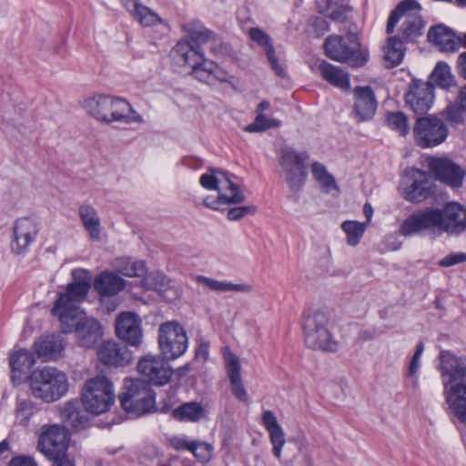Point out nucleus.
Returning a JSON list of instances; mask_svg holds the SVG:
<instances>
[{"instance_id": "63", "label": "nucleus", "mask_w": 466, "mask_h": 466, "mask_svg": "<svg viewBox=\"0 0 466 466\" xmlns=\"http://www.w3.org/2000/svg\"><path fill=\"white\" fill-rule=\"evenodd\" d=\"M190 370H191V367L187 363V364H185V365L179 367L176 370H173L172 375H175L178 380H180L181 378L187 376V374L190 371Z\"/></svg>"}, {"instance_id": "48", "label": "nucleus", "mask_w": 466, "mask_h": 466, "mask_svg": "<svg viewBox=\"0 0 466 466\" xmlns=\"http://www.w3.org/2000/svg\"><path fill=\"white\" fill-rule=\"evenodd\" d=\"M450 399V410L461 422L466 424V383L463 389L453 390Z\"/></svg>"}, {"instance_id": "32", "label": "nucleus", "mask_w": 466, "mask_h": 466, "mask_svg": "<svg viewBox=\"0 0 466 466\" xmlns=\"http://www.w3.org/2000/svg\"><path fill=\"white\" fill-rule=\"evenodd\" d=\"M195 281L203 287L208 289L209 290L216 292H243L248 293L251 291L252 288L248 284L245 283H232L229 281H221L212 278H208L202 275H198L195 277Z\"/></svg>"}, {"instance_id": "59", "label": "nucleus", "mask_w": 466, "mask_h": 466, "mask_svg": "<svg viewBox=\"0 0 466 466\" xmlns=\"http://www.w3.org/2000/svg\"><path fill=\"white\" fill-rule=\"evenodd\" d=\"M312 27L314 28V35L316 37H319L329 31V24L323 18H317L314 20L312 24Z\"/></svg>"}, {"instance_id": "38", "label": "nucleus", "mask_w": 466, "mask_h": 466, "mask_svg": "<svg viewBox=\"0 0 466 466\" xmlns=\"http://www.w3.org/2000/svg\"><path fill=\"white\" fill-rule=\"evenodd\" d=\"M305 342L313 350L334 352L338 349V342L333 339L329 329L314 332L313 335L307 334Z\"/></svg>"}, {"instance_id": "15", "label": "nucleus", "mask_w": 466, "mask_h": 466, "mask_svg": "<svg viewBox=\"0 0 466 466\" xmlns=\"http://www.w3.org/2000/svg\"><path fill=\"white\" fill-rule=\"evenodd\" d=\"M69 437L64 427L44 425L37 441V451L47 459L57 458L67 453Z\"/></svg>"}, {"instance_id": "60", "label": "nucleus", "mask_w": 466, "mask_h": 466, "mask_svg": "<svg viewBox=\"0 0 466 466\" xmlns=\"http://www.w3.org/2000/svg\"><path fill=\"white\" fill-rule=\"evenodd\" d=\"M53 461V466H75L73 461H71L66 454L63 456H57V458L49 459Z\"/></svg>"}, {"instance_id": "12", "label": "nucleus", "mask_w": 466, "mask_h": 466, "mask_svg": "<svg viewBox=\"0 0 466 466\" xmlns=\"http://www.w3.org/2000/svg\"><path fill=\"white\" fill-rule=\"evenodd\" d=\"M158 347L162 357L167 360L184 355L188 338L183 326L176 320L162 323L158 328Z\"/></svg>"}, {"instance_id": "64", "label": "nucleus", "mask_w": 466, "mask_h": 466, "mask_svg": "<svg viewBox=\"0 0 466 466\" xmlns=\"http://www.w3.org/2000/svg\"><path fill=\"white\" fill-rule=\"evenodd\" d=\"M457 101L461 105L462 109L466 111V84L461 87Z\"/></svg>"}, {"instance_id": "31", "label": "nucleus", "mask_w": 466, "mask_h": 466, "mask_svg": "<svg viewBox=\"0 0 466 466\" xmlns=\"http://www.w3.org/2000/svg\"><path fill=\"white\" fill-rule=\"evenodd\" d=\"M64 347L62 336L55 334L45 336L35 343L37 354L46 360L57 359L61 355Z\"/></svg>"}, {"instance_id": "54", "label": "nucleus", "mask_w": 466, "mask_h": 466, "mask_svg": "<svg viewBox=\"0 0 466 466\" xmlns=\"http://www.w3.org/2000/svg\"><path fill=\"white\" fill-rule=\"evenodd\" d=\"M257 208L254 205L241 206L230 208L228 212V218L231 221H237L247 215H254Z\"/></svg>"}, {"instance_id": "61", "label": "nucleus", "mask_w": 466, "mask_h": 466, "mask_svg": "<svg viewBox=\"0 0 466 466\" xmlns=\"http://www.w3.org/2000/svg\"><path fill=\"white\" fill-rule=\"evenodd\" d=\"M458 72L461 77L466 79V52L461 53L457 60Z\"/></svg>"}, {"instance_id": "25", "label": "nucleus", "mask_w": 466, "mask_h": 466, "mask_svg": "<svg viewBox=\"0 0 466 466\" xmlns=\"http://www.w3.org/2000/svg\"><path fill=\"white\" fill-rule=\"evenodd\" d=\"M93 285L101 303H105L106 298H114L124 289L126 280L112 271L105 270L96 276Z\"/></svg>"}, {"instance_id": "55", "label": "nucleus", "mask_w": 466, "mask_h": 466, "mask_svg": "<svg viewBox=\"0 0 466 466\" xmlns=\"http://www.w3.org/2000/svg\"><path fill=\"white\" fill-rule=\"evenodd\" d=\"M424 350V344L422 342H420L417 347L416 350L411 358L409 370H408V376L410 377H415L417 372L419 371L420 366V357L422 355V352Z\"/></svg>"}, {"instance_id": "42", "label": "nucleus", "mask_w": 466, "mask_h": 466, "mask_svg": "<svg viewBox=\"0 0 466 466\" xmlns=\"http://www.w3.org/2000/svg\"><path fill=\"white\" fill-rule=\"evenodd\" d=\"M319 13L333 21L344 22L348 19L350 8L341 2H318Z\"/></svg>"}, {"instance_id": "53", "label": "nucleus", "mask_w": 466, "mask_h": 466, "mask_svg": "<svg viewBox=\"0 0 466 466\" xmlns=\"http://www.w3.org/2000/svg\"><path fill=\"white\" fill-rule=\"evenodd\" d=\"M213 447L207 442L194 441L190 451L201 462H208L212 456Z\"/></svg>"}, {"instance_id": "57", "label": "nucleus", "mask_w": 466, "mask_h": 466, "mask_svg": "<svg viewBox=\"0 0 466 466\" xmlns=\"http://www.w3.org/2000/svg\"><path fill=\"white\" fill-rule=\"evenodd\" d=\"M466 261V253H451L439 261V265L443 268H449Z\"/></svg>"}, {"instance_id": "16", "label": "nucleus", "mask_w": 466, "mask_h": 466, "mask_svg": "<svg viewBox=\"0 0 466 466\" xmlns=\"http://www.w3.org/2000/svg\"><path fill=\"white\" fill-rule=\"evenodd\" d=\"M434 87L429 82L412 80L405 93V105L416 115H425L432 107Z\"/></svg>"}, {"instance_id": "47", "label": "nucleus", "mask_w": 466, "mask_h": 466, "mask_svg": "<svg viewBox=\"0 0 466 466\" xmlns=\"http://www.w3.org/2000/svg\"><path fill=\"white\" fill-rule=\"evenodd\" d=\"M368 228V223H361L355 220H347L341 224V229L347 237V243L350 246H357Z\"/></svg>"}, {"instance_id": "6", "label": "nucleus", "mask_w": 466, "mask_h": 466, "mask_svg": "<svg viewBox=\"0 0 466 466\" xmlns=\"http://www.w3.org/2000/svg\"><path fill=\"white\" fill-rule=\"evenodd\" d=\"M81 400L85 410L92 414L108 411L116 400L113 382L105 375L88 379L82 389Z\"/></svg>"}, {"instance_id": "28", "label": "nucleus", "mask_w": 466, "mask_h": 466, "mask_svg": "<svg viewBox=\"0 0 466 466\" xmlns=\"http://www.w3.org/2000/svg\"><path fill=\"white\" fill-rule=\"evenodd\" d=\"M428 39L442 52H454L461 44V39L444 25L431 26L428 32Z\"/></svg>"}, {"instance_id": "33", "label": "nucleus", "mask_w": 466, "mask_h": 466, "mask_svg": "<svg viewBox=\"0 0 466 466\" xmlns=\"http://www.w3.org/2000/svg\"><path fill=\"white\" fill-rule=\"evenodd\" d=\"M39 410V405L30 397L18 396L14 411L15 422L19 426L25 427Z\"/></svg>"}, {"instance_id": "49", "label": "nucleus", "mask_w": 466, "mask_h": 466, "mask_svg": "<svg viewBox=\"0 0 466 466\" xmlns=\"http://www.w3.org/2000/svg\"><path fill=\"white\" fill-rule=\"evenodd\" d=\"M387 124L392 130L405 137L410 130L409 117L400 111L391 112L387 115Z\"/></svg>"}, {"instance_id": "20", "label": "nucleus", "mask_w": 466, "mask_h": 466, "mask_svg": "<svg viewBox=\"0 0 466 466\" xmlns=\"http://www.w3.org/2000/svg\"><path fill=\"white\" fill-rule=\"evenodd\" d=\"M116 332L128 345L138 347L143 341L141 319L134 312H121L116 319Z\"/></svg>"}, {"instance_id": "18", "label": "nucleus", "mask_w": 466, "mask_h": 466, "mask_svg": "<svg viewBox=\"0 0 466 466\" xmlns=\"http://www.w3.org/2000/svg\"><path fill=\"white\" fill-rule=\"evenodd\" d=\"M164 359L152 355L143 357L137 363L139 374L154 385H166L172 377L173 370Z\"/></svg>"}, {"instance_id": "62", "label": "nucleus", "mask_w": 466, "mask_h": 466, "mask_svg": "<svg viewBox=\"0 0 466 466\" xmlns=\"http://www.w3.org/2000/svg\"><path fill=\"white\" fill-rule=\"evenodd\" d=\"M208 355V344L201 343L196 350V358L207 360Z\"/></svg>"}, {"instance_id": "26", "label": "nucleus", "mask_w": 466, "mask_h": 466, "mask_svg": "<svg viewBox=\"0 0 466 466\" xmlns=\"http://www.w3.org/2000/svg\"><path fill=\"white\" fill-rule=\"evenodd\" d=\"M97 356L107 366H125L131 361V354L127 347L113 340L103 342L97 350Z\"/></svg>"}, {"instance_id": "5", "label": "nucleus", "mask_w": 466, "mask_h": 466, "mask_svg": "<svg viewBox=\"0 0 466 466\" xmlns=\"http://www.w3.org/2000/svg\"><path fill=\"white\" fill-rule=\"evenodd\" d=\"M32 395L45 403H53L65 397L69 389L66 372L53 367L35 370L28 378Z\"/></svg>"}, {"instance_id": "19", "label": "nucleus", "mask_w": 466, "mask_h": 466, "mask_svg": "<svg viewBox=\"0 0 466 466\" xmlns=\"http://www.w3.org/2000/svg\"><path fill=\"white\" fill-rule=\"evenodd\" d=\"M39 231L37 222L28 217L17 218L13 226L11 250L17 254L25 253L35 242Z\"/></svg>"}, {"instance_id": "39", "label": "nucleus", "mask_w": 466, "mask_h": 466, "mask_svg": "<svg viewBox=\"0 0 466 466\" xmlns=\"http://www.w3.org/2000/svg\"><path fill=\"white\" fill-rule=\"evenodd\" d=\"M79 216L89 237L93 240H99L101 222L96 210L89 205H82L79 208Z\"/></svg>"}, {"instance_id": "2", "label": "nucleus", "mask_w": 466, "mask_h": 466, "mask_svg": "<svg viewBox=\"0 0 466 466\" xmlns=\"http://www.w3.org/2000/svg\"><path fill=\"white\" fill-rule=\"evenodd\" d=\"M466 229V211L458 203H448L443 209L427 208L409 216L400 225V233L404 237L433 231L439 234H460Z\"/></svg>"}, {"instance_id": "41", "label": "nucleus", "mask_w": 466, "mask_h": 466, "mask_svg": "<svg viewBox=\"0 0 466 466\" xmlns=\"http://www.w3.org/2000/svg\"><path fill=\"white\" fill-rule=\"evenodd\" d=\"M431 81L437 86L449 89L456 85L451 67L444 62H439L431 74Z\"/></svg>"}, {"instance_id": "35", "label": "nucleus", "mask_w": 466, "mask_h": 466, "mask_svg": "<svg viewBox=\"0 0 466 466\" xmlns=\"http://www.w3.org/2000/svg\"><path fill=\"white\" fill-rule=\"evenodd\" d=\"M125 7L143 26H152L162 22L160 16L142 2H126Z\"/></svg>"}, {"instance_id": "7", "label": "nucleus", "mask_w": 466, "mask_h": 466, "mask_svg": "<svg viewBox=\"0 0 466 466\" xmlns=\"http://www.w3.org/2000/svg\"><path fill=\"white\" fill-rule=\"evenodd\" d=\"M421 6L418 2H400L390 13L386 32H394L397 24L400 23V35L405 42L414 41L422 35L425 24L420 15Z\"/></svg>"}, {"instance_id": "43", "label": "nucleus", "mask_w": 466, "mask_h": 466, "mask_svg": "<svg viewBox=\"0 0 466 466\" xmlns=\"http://www.w3.org/2000/svg\"><path fill=\"white\" fill-rule=\"evenodd\" d=\"M115 267L119 273L128 278L141 277L147 270L144 261L129 258L116 259Z\"/></svg>"}, {"instance_id": "46", "label": "nucleus", "mask_w": 466, "mask_h": 466, "mask_svg": "<svg viewBox=\"0 0 466 466\" xmlns=\"http://www.w3.org/2000/svg\"><path fill=\"white\" fill-rule=\"evenodd\" d=\"M311 172L324 192L329 193L332 190L338 189L333 176L327 171L324 165L319 162L312 163Z\"/></svg>"}, {"instance_id": "37", "label": "nucleus", "mask_w": 466, "mask_h": 466, "mask_svg": "<svg viewBox=\"0 0 466 466\" xmlns=\"http://www.w3.org/2000/svg\"><path fill=\"white\" fill-rule=\"evenodd\" d=\"M196 78H198L199 81L211 85L216 81L228 82L231 78V76L227 71L220 68L218 65L207 59L206 62H204L202 65L201 69H197Z\"/></svg>"}, {"instance_id": "30", "label": "nucleus", "mask_w": 466, "mask_h": 466, "mask_svg": "<svg viewBox=\"0 0 466 466\" xmlns=\"http://www.w3.org/2000/svg\"><path fill=\"white\" fill-rule=\"evenodd\" d=\"M248 35L254 42L258 43L259 46L265 48V53L268 63L270 64V66L275 71V73L279 76H285V69L277 59L275 50L271 45V40L268 35L258 27L250 28Z\"/></svg>"}, {"instance_id": "11", "label": "nucleus", "mask_w": 466, "mask_h": 466, "mask_svg": "<svg viewBox=\"0 0 466 466\" xmlns=\"http://www.w3.org/2000/svg\"><path fill=\"white\" fill-rule=\"evenodd\" d=\"M450 135L448 124L439 115L417 118L413 127L415 143L422 148H431L443 144Z\"/></svg>"}, {"instance_id": "50", "label": "nucleus", "mask_w": 466, "mask_h": 466, "mask_svg": "<svg viewBox=\"0 0 466 466\" xmlns=\"http://www.w3.org/2000/svg\"><path fill=\"white\" fill-rule=\"evenodd\" d=\"M279 120L259 113L251 124L245 127L244 130L250 133H257L269 128L279 127Z\"/></svg>"}, {"instance_id": "36", "label": "nucleus", "mask_w": 466, "mask_h": 466, "mask_svg": "<svg viewBox=\"0 0 466 466\" xmlns=\"http://www.w3.org/2000/svg\"><path fill=\"white\" fill-rule=\"evenodd\" d=\"M59 417L67 427L78 431L87 424V417L79 410L76 402L68 401L59 410Z\"/></svg>"}, {"instance_id": "23", "label": "nucleus", "mask_w": 466, "mask_h": 466, "mask_svg": "<svg viewBox=\"0 0 466 466\" xmlns=\"http://www.w3.org/2000/svg\"><path fill=\"white\" fill-rule=\"evenodd\" d=\"M261 424L267 431L272 445V453L278 461L282 459V450L286 444L285 432L277 416L270 410H265L261 415Z\"/></svg>"}, {"instance_id": "52", "label": "nucleus", "mask_w": 466, "mask_h": 466, "mask_svg": "<svg viewBox=\"0 0 466 466\" xmlns=\"http://www.w3.org/2000/svg\"><path fill=\"white\" fill-rule=\"evenodd\" d=\"M465 115L466 111L462 109L461 105L458 101L448 106L441 112V116H444L450 122L455 124L461 123Z\"/></svg>"}, {"instance_id": "10", "label": "nucleus", "mask_w": 466, "mask_h": 466, "mask_svg": "<svg viewBox=\"0 0 466 466\" xmlns=\"http://www.w3.org/2000/svg\"><path fill=\"white\" fill-rule=\"evenodd\" d=\"M120 397L122 407L129 413L140 416L149 412L155 404L154 394L144 380L126 379Z\"/></svg>"}, {"instance_id": "21", "label": "nucleus", "mask_w": 466, "mask_h": 466, "mask_svg": "<svg viewBox=\"0 0 466 466\" xmlns=\"http://www.w3.org/2000/svg\"><path fill=\"white\" fill-rule=\"evenodd\" d=\"M428 167L440 181L452 187L461 186L464 171L450 158L431 157L428 160Z\"/></svg>"}, {"instance_id": "44", "label": "nucleus", "mask_w": 466, "mask_h": 466, "mask_svg": "<svg viewBox=\"0 0 466 466\" xmlns=\"http://www.w3.org/2000/svg\"><path fill=\"white\" fill-rule=\"evenodd\" d=\"M173 415L179 420L194 422L204 418L206 416V410L199 403L188 402L174 410Z\"/></svg>"}, {"instance_id": "17", "label": "nucleus", "mask_w": 466, "mask_h": 466, "mask_svg": "<svg viewBox=\"0 0 466 466\" xmlns=\"http://www.w3.org/2000/svg\"><path fill=\"white\" fill-rule=\"evenodd\" d=\"M377 107L378 101L370 86H358L353 88L350 116L357 123L371 120Z\"/></svg>"}, {"instance_id": "29", "label": "nucleus", "mask_w": 466, "mask_h": 466, "mask_svg": "<svg viewBox=\"0 0 466 466\" xmlns=\"http://www.w3.org/2000/svg\"><path fill=\"white\" fill-rule=\"evenodd\" d=\"M35 363L34 353L26 350L15 351L9 360L12 372V380L15 383L21 382L23 375L27 374Z\"/></svg>"}, {"instance_id": "14", "label": "nucleus", "mask_w": 466, "mask_h": 466, "mask_svg": "<svg viewBox=\"0 0 466 466\" xmlns=\"http://www.w3.org/2000/svg\"><path fill=\"white\" fill-rule=\"evenodd\" d=\"M432 180L425 171L412 167L404 172L399 188L406 200L420 203L432 194Z\"/></svg>"}, {"instance_id": "45", "label": "nucleus", "mask_w": 466, "mask_h": 466, "mask_svg": "<svg viewBox=\"0 0 466 466\" xmlns=\"http://www.w3.org/2000/svg\"><path fill=\"white\" fill-rule=\"evenodd\" d=\"M403 42L404 40L397 36H391L388 40L384 48V57L392 66L400 64L404 57Z\"/></svg>"}, {"instance_id": "40", "label": "nucleus", "mask_w": 466, "mask_h": 466, "mask_svg": "<svg viewBox=\"0 0 466 466\" xmlns=\"http://www.w3.org/2000/svg\"><path fill=\"white\" fill-rule=\"evenodd\" d=\"M183 29L193 45L200 46L213 39L212 32L207 29L199 21L192 20L185 23Z\"/></svg>"}, {"instance_id": "34", "label": "nucleus", "mask_w": 466, "mask_h": 466, "mask_svg": "<svg viewBox=\"0 0 466 466\" xmlns=\"http://www.w3.org/2000/svg\"><path fill=\"white\" fill-rule=\"evenodd\" d=\"M329 326V315L319 309H309L304 312L302 328L304 335H313L314 332L327 329Z\"/></svg>"}, {"instance_id": "56", "label": "nucleus", "mask_w": 466, "mask_h": 466, "mask_svg": "<svg viewBox=\"0 0 466 466\" xmlns=\"http://www.w3.org/2000/svg\"><path fill=\"white\" fill-rule=\"evenodd\" d=\"M193 441H189L186 436L183 435L172 436L168 439L170 446L177 451H190Z\"/></svg>"}, {"instance_id": "3", "label": "nucleus", "mask_w": 466, "mask_h": 466, "mask_svg": "<svg viewBox=\"0 0 466 466\" xmlns=\"http://www.w3.org/2000/svg\"><path fill=\"white\" fill-rule=\"evenodd\" d=\"M81 107L88 116L105 124L145 123L144 117L127 100L118 96L96 94L83 99Z\"/></svg>"}, {"instance_id": "1", "label": "nucleus", "mask_w": 466, "mask_h": 466, "mask_svg": "<svg viewBox=\"0 0 466 466\" xmlns=\"http://www.w3.org/2000/svg\"><path fill=\"white\" fill-rule=\"evenodd\" d=\"M73 281L59 293L52 313L61 324L64 332L75 331L79 346L92 348L102 337V327L98 320L87 317L79 305L86 299L91 288V274L88 270H72Z\"/></svg>"}, {"instance_id": "13", "label": "nucleus", "mask_w": 466, "mask_h": 466, "mask_svg": "<svg viewBox=\"0 0 466 466\" xmlns=\"http://www.w3.org/2000/svg\"><path fill=\"white\" fill-rule=\"evenodd\" d=\"M440 370L446 401L451 406V395L453 390L463 389L465 384L461 383L466 377V360L458 358L450 351H442L440 355Z\"/></svg>"}, {"instance_id": "58", "label": "nucleus", "mask_w": 466, "mask_h": 466, "mask_svg": "<svg viewBox=\"0 0 466 466\" xmlns=\"http://www.w3.org/2000/svg\"><path fill=\"white\" fill-rule=\"evenodd\" d=\"M8 466H38V464L32 456L19 455L11 459Z\"/></svg>"}, {"instance_id": "51", "label": "nucleus", "mask_w": 466, "mask_h": 466, "mask_svg": "<svg viewBox=\"0 0 466 466\" xmlns=\"http://www.w3.org/2000/svg\"><path fill=\"white\" fill-rule=\"evenodd\" d=\"M144 285L147 289L162 292L170 286V279L162 272H151L145 278Z\"/></svg>"}, {"instance_id": "4", "label": "nucleus", "mask_w": 466, "mask_h": 466, "mask_svg": "<svg viewBox=\"0 0 466 466\" xmlns=\"http://www.w3.org/2000/svg\"><path fill=\"white\" fill-rule=\"evenodd\" d=\"M200 185L208 190H216L217 196H207L204 204L214 210H223L225 207L240 204L246 196L238 185L231 180L228 174L211 168L199 178Z\"/></svg>"}, {"instance_id": "9", "label": "nucleus", "mask_w": 466, "mask_h": 466, "mask_svg": "<svg viewBox=\"0 0 466 466\" xmlns=\"http://www.w3.org/2000/svg\"><path fill=\"white\" fill-rule=\"evenodd\" d=\"M348 41L349 44L340 35H329L324 44L327 56L337 62L348 63L353 67L363 66L369 59L367 50L360 48L355 35H350Z\"/></svg>"}, {"instance_id": "22", "label": "nucleus", "mask_w": 466, "mask_h": 466, "mask_svg": "<svg viewBox=\"0 0 466 466\" xmlns=\"http://www.w3.org/2000/svg\"><path fill=\"white\" fill-rule=\"evenodd\" d=\"M173 60L179 66L191 68V74L196 77L197 69H201L207 59L204 58L200 46L187 40L179 41L171 51Z\"/></svg>"}, {"instance_id": "27", "label": "nucleus", "mask_w": 466, "mask_h": 466, "mask_svg": "<svg viewBox=\"0 0 466 466\" xmlns=\"http://www.w3.org/2000/svg\"><path fill=\"white\" fill-rule=\"evenodd\" d=\"M310 67L312 70L319 72L322 78L330 85L341 89L342 91L350 90V76L340 67L331 65L324 60H317L313 65H310Z\"/></svg>"}, {"instance_id": "24", "label": "nucleus", "mask_w": 466, "mask_h": 466, "mask_svg": "<svg viewBox=\"0 0 466 466\" xmlns=\"http://www.w3.org/2000/svg\"><path fill=\"white\" fill-rule=\"evenodd\" d=\"M224 359L233 396L239 401L248 402V394L242 382L241 365L238 357L227 350L224 353Z\"/></svg>"}, {"instance_id": "8", "label": "nucleus", "mask_w": 466, "mask_h": 466, "mask_svg": "<svg viewBox=\"0 0 466 466\" xmlns=\"http://www.w3.org/2000/svg\"><path fill=\"white\" fill-rule=\"evenodd\" d=\"M309 157L306 151H298L289 147L280 149L278 158L279 174L293 192H299L306 182Z\"/></svg>"}]
</instances>
